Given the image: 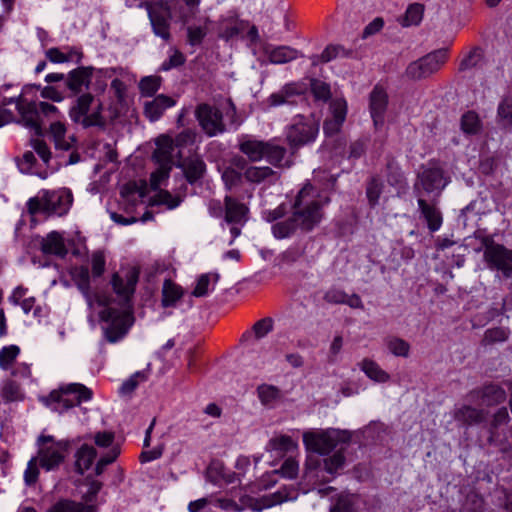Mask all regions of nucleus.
<instances>
[{
  "label": "nucleus",
  "mask_w": 512,
  "mask_h": 512,
  "mask_svg": "<svg viewBox=\"0 0 512 512\" xmlns=\"http://www.w3.org/2000/svg\"><path fill=\"white\" fill-rule=\"evenodd\" d=\"M280 473L291 479L296 478L298 474V463L292 458L286 459L280 468Z\"/></svg>",
  "instance_id": "obj_60"
},
{
  "label": "nucleus",
  "mask_w": 512,
  "mask_h": 512,
  "mask_svg": "<svg viewBox=\"0 0 512 512\" xmlns=\"http://www.w3.org/2000/svg\"><path fill=\"white\" fill-rule=\"evenodd\" d=\"M72 201L73 196L69 190L44 191L41 197L29 199L27 207L31 215L43 212L47 215L57 214L62 216L67 213Z\"/></svg>",
  "instance_id": "obj_2"
},
{
  "label": "nucleus",
  "mask_w": 512,
  "mask_h": 512,
  "mask_svg": "<svg viewBox=\"0 0 512 512\" xmlns=\"http://www.w3.org/2000/svg\"><path fill=\"white\" fill-rule=\"evenodd\" d=\"M454 419L463 425H477L486 420V413L482 409L464 405L455 410Z\"/></svg>",
  "instance_id": "obj_19"
},
{
  "label": "nucleus",
  "mask_w": 512,
  "mask_h": 512,
  "mask_svg": "<svg viewBox=\"0 0 512 512\" xmlns=\"http://www.w3.org/2000/svg\"><path fill=\"white\" fill-rule=\"evenodd\" d=\"M330 111L332 119L344 123L347 114V103L344 99H335L330 103Z\"/></svg>",
  "instance_id": "obj_53"
},
{
  "label": "nucleus",
  "mask_w": 512,
  "mask_h": 512,
  "mask_svg": "<svg viewBox=\"0 0 512 512\" xmlns=\"http://www.w3.org/2000/svg\"><path fill=\"white\" fill-rule=\"evenodd\" d=\"M461 129L466 134H477L481 129V121L474 111H468L461 118Z\"/></svg>",
  "instance_id": "obj_42"
},
{
  "label": "nucleus",
  "mask_w": 512,
  "mask_h": 512,
  "mask_svg": "<svg viewBox=\"0 0 512 512\" xmlns=\"http://www.w3.org/2000/svg\"><path fill=\"white\" fill-rule=\"evenodd\" d=\"M38 468H37V459L32 458L27 466V469L25 471V482L27 485H33L38 478Z\"/></svg>",
  "instance_id": "obj_62"
},
{
  "label": "nucleus",
  "mask_w": 512,
  "mask_h": 512,
  "mask_svg": "<svg viewBox=\"0 0 512 512\" xmlns=\"http://www.w3.org/2000/svg\"><path fill=\"white\" fill-rule=\"evenodd\" d=\"M497 122L504 129L512 128V96H506L497 109Z\"/></svg>",
  "instance_id": "obj_32"
},
{
  "label": "nucleus",
  "mask_w": 512,
  "mask_h": 512,
  "mask_svg": "<svg viewBox=\"0 0 512 512\" xmlns=\"http://www.w3.org/2000/svg\"><path fill=\"white\" fill-rule=\"evenodd\" d=\"M313 190L314 188L311 184L304 185L297 194L293 205V221H295L297 228H300L302 231L312 230L322 218L321 204L318 201H308L306 199L312 194Z\"/></svg>",
  "instance_id": "obj_1"
},
{
  "label": "nucleus",
  "mask_w": 512,
  "mask_h": 512,
  "mask_svg": "<svg viewBox=\"0 0 512 512\" xmlns=\"http://www.w3.org/2000/svg\"><path fill=\"white\" fill-rule=\"evenodd\" d=\"M105 269V259L101 252H96L92 255V273L94 276L99 277Z\"/></svg>",
  "instance_id": "obj_63"
},
{
  "label": "nucleus",
  "mask_w": 512,
  "mask_h": 512,
  "mask_svg": "<svg viewBox=\"0 0 512 512\" xmlns=\"http://www.w3.org/2000/svg\"><path fill=\"white\" fill-rule=\"evenodd\" d=\"M361 368L364 373L374 381L386 382L389 380V375L370 359H364Z\"/></svg>",
  "instance_id": "obj_40"
},
{
  "label": "nucleus",
  "mask_w": 512,
  "mask_h": 512,
  "mask_svg": "<svg viewBox=\"0 0 512 512\" xmlns=\"http://www.w3.org/2000/svg\"><path fill=\"white\" fill-rule=\"evenodd\" d=\"M225 221L227 223H240L246 216L248 208L233 199L232 197H225Z\"/></svg>",
  "instance_id": "obj_25"
},
{
  "label": "nucleus",
  "mask_w": 512,
  "mask_h": 512,
  "mask_svg": "<svg viewBox=\"0 0 512 512\" xmlns=\"http://www.w3.org/2000/svg\"><path fill=\"white\" fill-rule=\"evenodd\" d=\"M73 278L76 281V284L78 288L83 292L85 295L89 306H92V300L91 296L89 294V271L86 267H80L79 269H76L73 273Z\"/></svg>",
  "instance_id": "obj_43"
},
{
  "label": "nucleus",
  "mask_w": 512,
  "mask_h": 512,
  "mask_svg": "<svg viewBox=\"0 0 512 512\" xmlns=\"http://www.w3.org/2000/svg\"><path fill=\"white\" fill-rule=\"evenodd\" d=\"M448 183L449 177L444 175L443 169L437 166H431L425 168L418 174L414 183V191L418 198L423 197V192L438 197Z\"/></svg>",
  "instance_id": "obj_4"
},
{
  "label": "nucleus",
  "mask_w": 512,
  "mask_h": 512,
  "mask_svg": "<svg viewBox=\"0 0 512 512\" xmlns=\"http://www.w3.org/2000/svg\"><path fill=\"white\" fill-rule=\"evenodd\" d=\"M300 96V91L295 84H286L282 89L276 93H273L268 102L271 106H277L282 104H295V97Z\"/></svg>",
  "instance_id": "obj_27"
},
{
  "label": "nucleus",
  "mask_w": 512,
  "mask_h": 512,
  "mask_svg": "<svg viewBox=\"0 0 512 512\" xmlns=\"http://www.w3.org/2000/svg\"><path fill=\"white\" fill-rule=\"evenodd\" d=\"M286 154V149L279 145H273L271 143H266L264 156L267 160L273 164H279Z\"/></svg>",
  "instance_id": "obj_47"
},
{
  "label": "nucleus",
  "mask_w": 512,
  "mask_h": 512,
  "mask_svg": "<svg viewBox=\"0 0 512 512\" xmlns=\"http://www.w3.org/2000/svg\"><path fill=\"white\" fill-rule=\"evenodd\" d=\"M196 118L202 130L210 137L226 131L222 112L209 104L202 103L196 107Z\"/></svg>",
  "instance_id": "obj_7"
},
{
  "label": "nucleus",
  "mask_w": 512,
  "mask_h": 512,
  "mask_svg": "<svg viewBox=\"0 0 512 512\" xmlns=\"http://www.w3.org/2000/svg\"><path fill=\"white\" fill-rule=\"evenodd\" d=\"M161 78L159 76H147L140 80L139 89L142 95L152 96L159 89Z\"/></svg>",
  "instance_id": "obj_45"
},
{
  "label": "nucleus",
  "mask_w": 512,
  "mask_h": 512,
  "mask_svg": "<svg viewBox=\"0 0 512 512\" xmlns=\"http://www.w3.org/2000/svg\"><path fill=\"white\" fill-rule=\"evenodd\" d=\"M210 283L209 274H203L199 277L196 287L192 291V295L195 297H203L208 294V287Z\"/></svg>",
  "instance_id": "obj_59"
},
{
  "label": "nucleus",
  "mask_w": 512,
  "mask_h": 512,
  "mask_svg": "<svg viewBox=\"0 0 512 512\" xmlns=\"http://www.w3.org/2000/svg\"><path fill=\"white\" fill-rule=\"evenodd\" d=\"M93 101L94 96L90 93L79 96L76 104L70 109V117L74 122L81 123L85 128L97 126L104 129L106 122L99 111H94L92 114L87 115Z\"/></svg>",
  "instance_id": "obj_6"
},
{
  "label": "nucleus",
  "mask_w": 512,
  "mask_h": 512,
  "mask_svg": "<svg viewBox=\"0 0 512 512\" xmlns=\"http://www.w3.org/2000/svg\"><path fill=\"white\" fill-rule=\"evenodd\" d=\"M39 464L47 471L57 468L64 460V455L59 450L51 447L42 448L38 452Z\"/></svg>",
  "instance_id": "obj_28"
},
{
  "label": "nucleus",
  "mask_w": 512,
  "mask_h": 512,
  "mask_svg": "<svg viewBox=\"0 0 512 512\" xmlns=\"http://www.w3.org/2000/svg\"><path fill=\"white\" fill-rule=\"evenodd\" d=\"M50 134L54 140L56 148L69 150L71 144L65 139L66 128L62 122L56 121L50 125Z\"/></svg>",
  "instance_id": "obj_39"
},
{
  "label": "nucleus",
  "mask_w": 512,
  "mask_h": 512,
  "mask_svg": "<svg viewBox=\"0 0 512 512\" xmlns=\"http://www.w3.org/2000/svg\"><path fill=\"white\" fill-rule=\"evenodd\" d=\"M157 149L153 153L156 163H165L172 165V152L174 150V141L168 135H161L156 140Z\"/></svg>",
  "instance_id": "obj_22"
},
{
  "label": "nucleus",
  "mask_w": 512,
  "mask_h": 512,
  "mask_svg": "<svg viewBox=\"0 0 512 512\" xmlns=\"http://www.w3.org/2000/svg\"><path fill=\"white\" fill-rule=\"evenodd\" d=\"M269 446L274 450L280 451H290L296 447L295 443L289 436L273 438L269 441Z\"/></svg>",
  "instance_id": "obj_56"
},
{
  "label": "nucleus",
  "mask_w": 512,
  "mask_h": 512,
  "mask_svg": "<svg viewBox=\"0 0 512 512\" xmlns=\"http://www.w3.org/2000/svg\"><path fill=\"white\" fill-rule=\"evenodd\" d=\"M473 398H479L481 405L484 406H495L505 401L506 392L501 387L489 384L485 385L481 389L474 390L471 392Z\"/></svg>",
  "instance_id": "obj_15"
},
{
  "label": "nucleus",
  "mask_w": 512,
  "mask_h": 512,
  "mask_svg": "<svg viewBox=\"0 0 512 512\" xmlns=\"http://www.w3.org/2000/svg\"><path fill=\"white\" fill-rule=\"evenodd\" d=\"M148 12L155 34L166 41L169 40V20L171 18V12L167 4L155 3L150 5Z\"/></svg>",
  "instance_id": "obj_9"
},
{
  "label": "nucleus",
  "mask_w": 512,
  "mask_h": 512,
  "mask_svg": "<svg viewBox=\"0 0 512 512\" xmlns=\"http://www.w3.org/2000/svg\"><path fill=\"white\" fill-rule=\"evenodd\" d=\"M95 505L84 504L70 499H60L46 512H96Z\"/></svg>",
  "instance_id": "obj_26"
},
{
  "label": "nucleus",
  "mask_w": 512,
  "mask_h": 512,
  "mask_svg": "<svg viewBox=\"0 0 512 512\" xmlns=\"http://www.w3.org/2000/svg\"><path fill=\"white\" fill-rule=\"evenodd\" d=\"M97 455L96 449L84 444L76 453V469L80 474L89 469Z\"/></svg>",
  "instance_id": "obj_31"
},
{
  "label": "nucleus",
  "mask_w": 512,
  "mask_h": 512,
  "mask_svg": "<svg viewBox=\"0 0 512 512\" xmlns=\"http://www.w3.org/2000/svg\"><path fill=\"white\" fill-rule=\"evenodd\" d=\"M276 173L270 167L250 166L244 172V177L248 182L259 184Z\"/></svg>",
  "instance_id": "obj_37"
},
{
  "label": "nucleus",
  "mask_w": 512,
  "mask_h": 512,
  "mask_svg": "<svg viewBox=\"0 0 512 512\" xmlns=\"http://www.w3.org/2000/svg\"><path fill=\"white\" fill-rule=\"evenodd\" d=\"M77 394V404H80L82 400H89L92 397V391L82 384H69L65 387L60 388L59 391H52L49 396L45 399V403L48 405L50 402L60 403L62 394Z\"/></svg>",
  "instance_id": "obj_17"
},
{
  "label": "nucleus",
  "mask_w": 512,
  "mask_h": 512,
  "mask_svg": "<svg viewBox=\"0 0 512 512\" xmlns=\"http://www.w3.org/2000/svg\"><path fill=\"white\" fill-rule=\"evenodd\" d=\"M138 278L139 270L136 268H132L127 272L125 281L117 273H115L112 277V286L115 293L122 297L125 302H127L135 291Z\"/></svg>",
  "instance_id": "obj_14"
},
{
  "label": "nucleus",
  "mask_w": 512,
  "mask_h": 512,
  "mask_svg": "<svg viewBox=\"0 0 512 512\" xmlns=\"http://www.w3.org/2000/svg\"><path fill=\"white\" fill-rule=\"evenodd\" d=\"M296 495H297V493L294 489L284 487L275 493L262 496L261 498H259L256 501L255 506H256V509H258V510H262L264 508H270L274 505L281 504L285 501L295 499Z\"/></svg>",
  "instance_id": "obj_18"
},
{
  "label": "nucleus",
  "mask_w": 512,
  "mask_h": 512,
  "mask_svg": "<svg viewBox=\"0 0 512 512\" xmlns=\"http://www.w3.org/2000/svg\"><path fill=\"white\" fill-rule=\"evenodd\" d=\"M104 321H111V325L105 330L109 342H116L121 339L128 330V315H120L116 309L107 308L101 312Z\"/></svg>",
  "instance_id": "obj_8"
},
{
  "label": "nucleus",
  "mask_w": 512,
  "mask_h": 512,
  "mask_svg": "<svg viewBox=\"0 0 512 512\" xmlns=\"http://www.w3.org/2000/svg\"><path fill=\"white\" fill-rule=\"evenodd\" d=\"M425 7L421 3L410 4L405 15L401 18L400 23L403 27L418 25L424 14Z\"/></svg>",
  "instance_id": "obj_35"
},
{
  "label": "nucleus",
  "mask_w": 512,
  "mask_h": 512,
  "mask_svg": "<svg viewBox=\"0 0 512 512\" xmlns=\"http://www.w3.org/2000/svg\"><path fill=\"white\" fill-rule=\"evenodd\" d=\"M176 167L180 168L189 184L199 182L206 173V164L198 155H191L179 160Z\"/></svg>",
  "instance_id": "obj_11"
},
{
  "label": "nucleus",
  "mask_w": 512,
  "mask_h": 512,
  "mask_svg": "<svg viewBox=\"0 0 512 512\" xmlns=\"http://www.w3.org/2000/svg\"><path fill=\"white\" fill-rule=\"evenodd\" d=\"M258 397L261 403L265 406L274 404L281 400V390L273 385L262 384L257 388Z\"/></svg>",
  "instance_id": "obj_34"
},
{
  "label": "nucleus",
  "mask_w": 512,
  "mask_h": 512,
  "mask_svg": "<svg viewBox=\"0 0 512 512\" xmlns=\"http://www.w3.org/2000/svg\"><path fill=\"white\" fill-rule=\"evenodd\" d=\"M145 380L146 375L143 372H136L133 376H131L127 381H125L121 386V392L123 394H128L134 391V389L138 385V380Z\"/></svg>",
  "instance_id": "obj_61"
},
{
  "label": "nucleus",
  "mask_w": 512,
  "mask_h": 512,
  "mask_svg": "<svg viewBox=\"0 0 512 512\" xmlns=\"http://www.w3.org/2000/svg\"><path fill=\"white\" fill-rule=\"evenodd\" d=\"M319 130L318 122L309 120L293 124L287 133V139L293 146L304 145L315 139Z\"/></svg>",
  "instance_id": "obj_10"
},
{
  "label": "nucleus",
  "mask_w": 512,
  "mask_h": 512,
  "mask_svg": "<svg viewBox=\"0 0 512 512\" xmlns=\"http://www.w3.org/2000/svg\"><path fill=\"white\" fill-rule=\"evenodd\" d=\"M36 162V158L31 151L24 153L22 159L18 161V167L22 173H29Z\"/></svg>",
  "instance_id": "obj_64"
},
{
  "label": "nucleus",
  "mask_w": 512,
  "mask_h": 512,
  "mask_svg": "<svg viewBox=\"0 0 512 512\" xmlns=\"http://www.w3.org/2000/svg\"><path fill=\"white\" fill-rule=\"evenodd\" d=\"M93 67H79L72 70L66 79L67 88L74 94L82 91V87L88 88L91 82Z\"/></svg>",
  "instance_id": "obj_16"
},
{
  "label": "nucleus",
  "mask_w": 512,
  "mask_h": 512,
  "mask_svg": "<svg viewBox=\"0 0 512 512\" xmlns=\"http://www.w3.org/2000/svg\"><path fill=\"white\" fill-rule=\"evenodd\" d=\"M273 329V320L269 317L257 321L252 330L256 339H261Z\"/></svg>",
  "instance_id": "obj_54"
},
{
  "label": "nucleus",
  "mask_w": 512,
  "mask_h": 512,
  "mask_svg": "<svg viewBox=\"0 0 512 512\" xmlns=\"http://www.w3.org/2000/svg\"><path fill=\"white\" fill-rule=\"evenodd\" d=\"M119 452L120 451L118 448H113L107 455L101 457L95 467L96 475H101L104 471V468L116 460Z\"/></svg>",
  "instance_id": "obj_57"
},
{
  "label": "nucleus",
  "mask_w": 512,
  "mask_h": 512,
  "mask_svg": "<svg viewBox=\"0 0 512 512\" xmlns=\"http://www.w3.org/2000/svg\"><path fill=\"white\" fill-rule=\"evenodd\" d=\"M507 339V333L502 328H493L489 329L485 332L484 338L482 340L483 344L490 345L496 342H501Z\"/></svg>",
  "instance_id": "obj_55"
},
{
  "label": "nucleus",
  "mask_w": 512,
  "mask_h": 512,
  "mask_svg": "<svg viewBox=\"0 0 512 512\" xmlns=\"http://www.w3.org/2000/svg\"><path fill=\"white\" fill-rule=\"evenodd\" d=\"M266 53L268 54L269 62L273 64H285L298 57V51L287 46H279L271 51H266Z\"/></svg>",
  "instance_id": "obj_30"
},
{
  "label": "nucleus",
  "mask_w": 512,
  "mask_h": 512,
  "mask_svg": "<svg viewBox=\"0 0 512 512\" xmlns=\"http://www.w3.org/2000/svg\"><path fill=\"white\" fill-rule=\"evenodd\" d=\"M311 91L316 99L328 101L331 98V91L329 84L320 81L318 79H312L311 83Z\"/></svg>",
  "instance_id": "obj_48"
},
{
  "label": "nucleus",
  "mask_w": 512,
  "mask_h": 512,
  "mask_svg": "<svg viewBox=\"0 0 512 512\" xmlns=\"http://www.w3.org/2000/svg\"><path fill=\"white\" fill-rule=\"evenodd\" d=\"M41 250L45 254H54L60 257H65L68 252L62 236L56 231L49 233L47 237L43 239Z\"/></svg>",
  "instance_id": "obj_24"
},
{
  "label": "nucleus",
  "mask_w": 512,
  "mask_h": 512,
  "mask_svg": "<svg viewBox=\"0 0 512 512\" xmlns=\"http://www.w3.org/2000/svg\"><path fill=\"white\" fill-rule=\"evenodd\" d=\"M297 226L295 221H293V217L291 216L289 219L278 222L272 227L273 234L276 238L282 239L291 235Z\"/></svg>",
  "instance_id": "obj_46"
},
{
  "label": "nucleus",
  "mask_w": 512,
  "mask_h": 512,
  "mask_svg": "<svg viewBox=\"0 0 512 512\" xmlns=\"http://www.w3.org/2000/svg\"><path fill=\"white\" fill-rule=\"evenodd\" d=\"M387 346L389 350L396 356L407 357L409 354V344L397 337H391L387 339Z\"/></svg>",
  "instance_id": "obj_49"
},
{
  "label": "nucleus",
  "mask_w": 512,
  "mask_h": 512,
  "mask_svg": "<svg viewBox=\"0 0 512 512\" xmlns=\"http://www.w3.org/2000/svg\"><path fill=\"white\" fill-rule=\"evenodd\" d=\"M388 105V95L383 87L376 85L369 98L371 117L376 128L384 123V115Z\"/></svg>",
  "instance_id": "obj_13"
},
{
  "label": "nucleus",
  "mask_w": 512,
  "mask_h": 512,
  "mask_svg": "<svg viewBox=\"0 0 512 512\" xmlns=\"http://www.w3.org/2000/svg\"><path fill=\"white\" fill-rule=\"evenodd\" d=\"M446 60V51L437 50L410 63L406 75L412 80H421L437 72Z\"/></svg>",
  "instance_id": "obj_5"
},
{
  "label": "nucleus",
  "mask_w": 512,
  "mask_h": 512,
  "mask_svg": "<svg viewBox=\"0 0 512 512\" xmlns=\"http://www.w3.org/2000/svg\"><path fill=\"white\" fill-rule=\"evenodd\" d=\"M484 60V50L479 47H473L459 64V71H466L480 66Z\"/></svg>",
  "instance_id": "obj_36"
},
{
  "label": "nucleus",
  "mask_w": 512,
  "mask_h": 512,
  "mask_svg": "<svg viewBox=\"0 0 512 512\" xmlns=\"http://www.w3.org/2000/svg\"><path fill=\"white\" fill-rule=\"evenodd\" d=\"M18 111L21 114L22 120L27 127L36 131L38 135L41 134V126L39 124V107L36 103L31 102L25 105L18 104Z\"/></svg>",
  "instance_id": "obj_23"
},
{
  "label": "nucleus",
  "mask_w": 512,
  "mask_h": 512,
  "mask_svg": "<svg viewBox=\"0 0 512 512\" xmlns=\"http://www.w3.org/2000/svg\"><path fill=\"white\" fill-rule=\"evenodd\" d=\"M345 463V457L341 451L336 452L329 458L324 459V469L330 474L336 473Z\"/></svg>",
  "instance_id": "obj_52"
},
{
  "label": "nucleus",
  "mask_w": 512,
  "mask_h": 512,
  "mask_svg": "<svg viewBox=\"0 0 512 512\" xmlns=\"http://www.w3.org/2000/svg\"><path fill=\"white\" fill-rule=\"evenodd\" d=\"M357 496L353 494H341L336 503L331 507L330 512H356Z\"/></svg>",
  "instance_id": "obj_41"
},
{
  "label": "nucleus",
  "mask_w": 512,
  "mask_h": 512,
  "mask_svg": "<svg viewBox=\"0 0 512 512\" xmlns=\"http://www.w3.org/2000/svg\"><path fill=\"white\" fill-rule=\"evenodd\" d=\"M195 137H196V134L193 130L186 129V130L182 131L181 133H179L175 137V139H173L174 145L177 147H184L189 144H193L195 142Z\"/></svg>",
  "instance_id": "obj_58"
},
{
  "label": "nucleus",
  "mask_w": 512,
  "mask_h": 512,
  "mask_svg": "<svg viewBox=\"0 0 512 512\" xmlns=\"http://www.w3.org/2000/svg\"><path fill=\"white\" fill-rule=\"evenodd\" d=\"M239 148L251 161H258L264 157L266 142L247 140L242 142Z\"/></svg>",
  "instance_id": "obj_33"
},
{
  "label": "nucleus",
  "mask_w": 512,
  "mask_h": 512,
  "mask_svg": "<svg viewBox=\"0 0 512 512\" xmlns=\"http://www.w3.org/2000/svg\"><path fill=\"white\" fill-rule=\"evenodd\" d=\"M175 101L164 94L158 95L152 101L145 103L144 113L151 120L155 121L161 117L164 110L174 106Z\"/></svg>",
  "instance_id": "obj_21"
},
{
  "label": "nucleus",
  "mask_w": 512,
  "mask_h": 512,
  "mask_svg": "<svg viewBox=\"0 0 512 512\" xmlns=\"http://www.w3.org/2000/svg\"><path fill=\"white\" fill-rule=\"evenodd\" d=\"M496 250L489 251L484 259L491 269L501 271L505 277L512 276V249L509 250L503 245L496 247Z\"/></svg>",
  "instance_id": "obj_12"
},
{
  "label": "nucleus",
  "mask_w": 512,
  "mask_h": 512,
  "mask_svg": "<svg viewBox=\"0 0 512 512\" xmlns=\"http://www.w3.org/2000/svg\"><path fill=\"white\" fill-rule=\"evenodd\" d=\"M157 164L159 165L158 169L155 172H153L150 177V186L151 189L154 191L158 190L160 184L169 177L170 171L172 169L171 164Z\"/></svg>",
  "instance_id": "obj_44"
},
{
  "label": "nucleus",
  "mask_w": 512,
  "mask_h": 512,
  "mask_svg": "<svg viewBox=\"0 0 512 512\" xmlns=\"http://www.w3.org/2000/svg\"><path fill=\"white\" fill-rule=\"evenodd\" d=\"M183 289L171 279H166L162 288V306H174L183 296Z\"/></svg>",
  "instance_id": "obj_29"
},
{
  "label": "nucleus",
  "mask_w": 512,
  "mask_h": 512,
  "mask_svg": "<svg viewBox=\"0 0 512 512\" xmlns=\"http://www.w3.org/2000/svg\"><path fill=\"white\" fill-rule=\"evenodd\" d=\"M418 205L427 222L428 228L434 232L437 231L442 224V215L435 203H428L423 197L418 198Z\"/></svg>",
  "instance_id": "obj_20"
},
{
  "label": "nucleus",
  "mask_w": 512,
  "mask_h": 512,
  "mask_svg": "<svg viewBox=\"0 0 512 512\" xmlns=\"http://www.w3.org/2000/svg\"><path fill=\"white\" fill-rule=\"evenodd\" d=\"M383 184L378 179L373 177L367 184L366 195L371 206H375L378 202L379 196L382 192Z\"/></svg>",
  "instance_id": "obj_51"
},
{
  "label": "nucleus",
  "mask_w": 512,
  "mask_h": 512,
  "mask_svg": "<svg viewBox=\"0 0 512 512\" xmlns=\"http://www.w3.org/2000/svg\"><path fill=\"white\" fill-rule=\"evenodd\" d=\"M158 192L150 199V205H166L169 209L176 208L182 201L179 196H172V194L163 189H158Z\"/></svg>",
  "instance_id": "obj_38"
},
{
  "label": "nucleus",
  "mask_w": 512,
  "mask_h": 512,
  "mask_svg": "<svg viewBox=\"0 0 512 512\" xmlns=\"http://www.w3.org/2000/svg\"><path fill=\"white\" fill-rule=\"evenodd\" d=\"M19 352L20 349L16 345L4 347L0 351V367L3 369H8L18 356Z\"/></svg>",
  "instance_id": "obj_50"
},
{
  "label": "nucleus",
  "mask_w": 512,
  "mask_h": 512,
  "mask_svg": "<svg viewBox=\"0 0 512 512\" xmlns=\"http://www.w3.org/2000/svg\"><path fill=\"white\" fill-rule=\"evenodd\" d=\"M351 432L347 430L329 429L321 433L305 432L303 441L308 450L319 454H328L340 443H348Z\"/></svg>",
  "instance_id": "obj_3"
}]
</instances>
